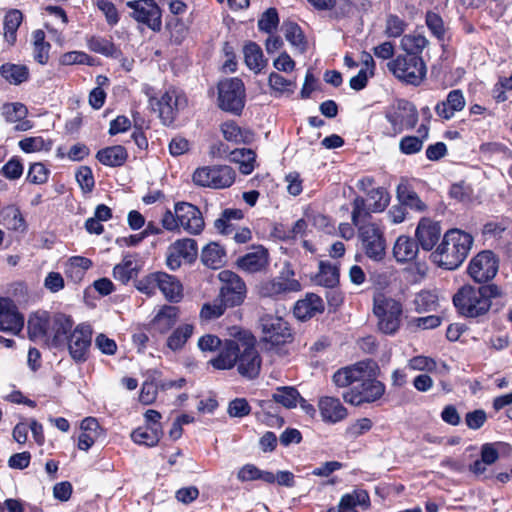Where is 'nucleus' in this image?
I'll list each match as a JSON object with an SVG mask.
<instances>
[{"label": "nucleus", "mask_w": 512, "mask_h": 512, "mask_svg": "<svg viewBox=\"0 0 512 512\" xmlns=\"http://www.w3.org/2000/svg\"><path fill=\"white\" fill-rule=\"evenodd\" d=\"M369 362L359 361L355 364L338 369L332 376V381L339 388H348L343 394V400L355 407L372 404L383 398L386 385L377 379L376 369L368 371Z\"/></svg>", "instance_id": "f257e3e1"}, {"label": "nucleus", "mask_w": 512, "mask_h": 512, "mask_svg": "<svg viewBox=\"0 0 512 512\" xmlns=\"http://www.w3.org/2000/svg\"><path fill=\"white\" fill-rule=\"evenodd\" d=\"M210 364L217 370L237 368L239 375L247 380L258 378L262 367V357L257 349L256 339L252 334H245L236 339H226L216 357Z\"/></svg>", "instance_id": "f03ea898"}, {"label": "nucleus", "mask_w": 512, "mask_h": 512, "mask_svg": "<svg viewBox=\"0 0 512 512\" xmlns=\"http://www.w3.org/2000/svg\"><path fill=\"white\" fill-rule=\"evenodd\" d=\"M505 296L500 285L464 284L453 295L452 303L460 317L480 322L491 310L498 313L504 308Z\"/></svg>", "instance_id": "7ed1b4c3"}, {"label": "nucleus", "mask_w": 512, "mask_h": 512, "mask_svg": "<svg viewBox=\"0 0 512 512\" xmlns=\"http://www.w3.org/2000/svg\"><path fill=\"white\" fill-rule=\"evenodd\" d=\"M474 237L461 229L447 230L441 242L430 254L431 261L445 270H455L462 265L469 255Z\"/></svg>", "instance_id": "20e7f679"}, {"label": "nucleus", "mask_w": 512, "mask_h": 512, "mask_svg": "<svg viewBox=\"0 0 512 512\" xmlns=\"http://www.w3.org/2000/svg\"><path fill=\"white\" fill-rule=\"evenodd\" d=\"M135 288L147 296H153L159 290L170 303H179L184 297L183 284L179 278L164 271L144 275L135 282Z\"/></svg>", "instance_id": "39448f33"}, {"label": "nucleus", "mask_w": 512, "mask_h": 512, "mask_svg": "<svg viewBox=\"0 0 512 512\" xmlns=\"http://www.w3.org/2000/svg\"><path fill=\"white\" fill-rule=\"evenodd\" d=\"M388 71L406 85L419 86L426 79L427 66L422 56L399 53L387 62Z\"/></svg>", "instance_id": "423d86ee"}, {"label": "nucleus", "mask_w": 512, "mask_h": 512, "mask_svg": "<svg viewBox=\"0 0 512 512\" xmlns=\"http://www.w3.org/2000/svg\"><path fill=\"white\" fill-rule=\"evenodd\" d=\"M373 313L377 318V327L385 335H394L401 326L402 303L384 294L373 298Z\"/></svg>", "instance_id": "0eeeda50"}, {"label": "nucleus", "mask_w": 512, "mask_h": 512, "mask_svg": "<svg viewBox=\"0 0 512 512\" xmlns=\"http://www.w3.org/2000/svg\"><path fill=\"white\" fill-rule=\"evenodd\" d=\"M218 107L235 116H240L246 103V88L239 77L224 78L217 84Z\"/></svg>", "instance_id": "6e6552de"}, {"label": "nucleus", "mask_w": 512, "mask_h": 512, "mask_svg": "<svg viewBox=\"0 0 512 512\" xmlns=\"http://www.w3.org/2000/svg\"><path fill=\"white\" fill-rule=\"evenodd\" d=\"M499 266V256L494 251L485 249L470 259L466 272L477 285H497L493 280L498 274Z\"/></svg>", "instance_id": "1a4fd4ad"}, {"label": "nucleus", "mask_w": 512, "mask_h": 512, "mask_svg": "<svg viewBox=\"0 0 512 512\" xmlns=\"http://www.w3.org/2000/svg\"><path fill=\"white\" fill-rule=\"evenodd\" d=\"M235 178L234 169L228 165L198 167L192 175L196 186L212 189L228 188L234 184Z\"/></svg>", "instance_id": "9d476101"}, {"label": "nucleus", "mask_w": 512, "mask_h": 512, "mask_svg": "<svg viewBox=\"0 0 512 512\" xmlns=\"http://www.w3.org/2000/svg\"><path fill=\"white\" fill-rule=\"evenodd\" d=\"M150 104L153 110L158 112L161 122L165 126H170L175 122L179 113L187 108L188 98L185 93L170 89L160 98L150 99Z\"/></svg>", "instance_id": "9b49d317"}, {"label": "nucleus", "mask_w": 512, "mask_h": 512, "mask_svg": "<svg viewBox=\"0 0 512 512\" xmlns=\"http://www.w3.org/2000/svg\"><path fill=\"white\" fill-rule=\"evenodd\" d=\"M262 340L272 347L283 346L294 341V331L288 321L272 314L263 315L260 320Z\"/></svg>", "instance_id": "f8f14e48"}, {"label": "nucleus", "mask_w": 512, "mask_h": 512, "mask_svg": "<svg viewBox=\"0 0 512 512\" xmlns=\"http://www.w3.org/2000/svg\"><path fill=\"white\" fill-rule=\"evenodd\" d=\"M221 283L218 295L227 308H234L243 304L247 296V287L245 281L231 270H222L218 274Z\"/></svg>", "instance_id": "ddd939ff"}, {"label": "nucleus", "mask_w": 512, "mask_h": 512, "mask_svg": "<svg viewBox=\"0 0 512 512\" xmlns=\"http://www.w3.org/2000/svg\"><path fill=\"white\" fill-rule=\"evenodd\" d=\"M358 238L366 257L376 262L385 258L384 230L377 223H363L358 229Z\"/></svg>", "instance_id": "4468645a"}, {"label": "nucleus", "mask_w": 512, "mask_h": 512, "mask_svg": "<svg viewBox=\"0 0 512 512\" xmlns=\"http://www.w3.org/2000/svg\"><path fill=\"white\" fill-rule=\"evenodd\" d=\"M384 117L400 135L404 130H412L416 127L419 113L411 101L397 99L392 106L385 109Z\"/></svg>", "instance_id": "2eb2a0df"}, {"label": "nucleus", "mask_w": 512, "mask_h": 512, "mask_svg": "<svg viewBox=\"0 0 512 512\" xmlns=\"http://www.w3.org/2000/svg\"><path fill=\"white\" fill-rule=\"evenodd\" d=\"M93 330L89 324L80 323L70 333L66 347L76 364L85 363L90 357Z\"/></svg>", "instance_id": "dca6fc26"}, {"label": "nucleus", "mask_w": 512, "mask_h": 512, "mask_svg": "<svg viewBox=\"0 0 512 512\" xmlns=\"http://www.w3.org/2000/svg\"><path fill=\"white\" fill-rule=\"evenodd\" d=\"M132 10L130 16L154 32L162 29V10L154 0H132L126 3Z\"/></svg>", "instance_id": "f3484780"}, {"label": "nucleus", "mask_w": 512, "mask_h": 512, "mask_svg": "<svg viewBox=\"0 0 512 512\" xmlns=\"http://www.w3.org/2000/svg\"><path fill=\"white\" fill-rule=\"evenodd\" d=\"M270 264V255L263 245H253L244 255L237 258L235 265L245 274L265 273Z\"/></svg>", "instance_id": "a211bd4d"}, {"label": "nucleus", "mask_w": 512, "mask_h": 512, "mask_svg": "<svg viewBox=\"0 0 512 512\" xmlns=\"http://www.w3.org/2000/svg\"><path fill=\"white\" fill-rule=\"evenodd\" d=\"M74 321L70 315L57 312L51 316L47 345L62 350L66 347L70 333L73 332Z\"/></svg>", "instance_id": "6ab92c4d"}, {"label": "nucleus", "mask_w": 512, "mask_h": 512, "mask_svg": "<svg viewBox=\"0 0 512 512\" xmlns=\"http://www.w3.org/2000/svg\"><path fill=\"white\" fill-rule=\"evenodd\" d=\"M174 211L178 215L180 227L191 235H199L205 227L201 210L194 204L180 201L175 203Z\"/></svg>", "instance_id": "aec40b11"}, {"label": "nucleus", "mask_w": 512, "mask_h": 512, "mask_svg": "<svg viewBox=\"0 0 512 512\" xmlns=\"http://www.w3.org/2000/svg\"><path fill=\"white\" fill-rule=\"evenodd\" d=\"M24 327V316L9 297L0 298V331L19 334Z\"/></svg>", "instance_id": "412c9836"}, {"label": "nucleus", "mask_w": 512, "mask_h": 512, "mask_svg": "<svg viewBox=\"0 0 512 512\" xmlns=\"http://www.w3.org/2000/svg\"><path fill=\"white\" fill-rule=\"evenodd\" d=\"M416 241L424 251H434L441 238L440 223L430 218L423 217L415 230Z\"/></svg>", "instance_id": "4be33fe9"}, {"label": "nucleus", "mask_w": 512, "mask_h": 512, "mask_svg": "<svg viewBox=\"0 0 512 512\" xmlns=\"http://www.w3.org/2000/svg\"><path fill=\"white\" fill-rule=\"evenodd\" d=\"M137 254H126L122 261L116 264L112 274L115 280L121 284H128L131 280L135 283L138 281V274L142 270L141 261L137 259Z\"/></svg>", "instance_id": "5701e85b"}, {"label": "nucleus", "mask_w": 512, "mask_h": 512, "mask_svg": "<svg viewBox=\"0 0 512 512\" xmlns=\"http://www.w3.org/2000/svg\"><path fill=\"white\" fill-rule=\"evenodd\" d=\"M322 421L328 424L338 423L348 416L347 408L336 397L322 396L318 401Z\"/></svg>", "instance_id": "b1692460"}, {"label": "nucleus", "mask_w": 512, "mask_h": 512, "mask_svg": "<svg viewBox=\"0 0 512 512\" xmlns=\"http://www.w3.org/2000/svg\"><path fill=\"white\" fill-rule=\"evenodd\" d=\"M465 104L466 101L462 90L453 89L447 94L445 100L435 105L434 110L440 118L450 120L456 112H460L464 109Z\"/></svg>", "instance_id": "393cba45"}, {"label": "nucleus", "mask_w": 512, "mask_h": 512, "mask_svg": "<svg viewBox=\"0 0 512 512\" xmlns=\"http://www.w3.org/2000/svg\"><path fill=\"white\" fill-rule=\"evenodd\" d=\"M324 311V303L320 296L309 293L304 299L298 300L293 308L294 316L301 321H306L318 313Z\"/></svg>", "instance_id": "a878e982"}, {"label": "nucleus", "mask_w": 512, "mask_h": 512, "mask_svg": "<svg viewBox=\"0 0 512 512\" xmlns=\"http://www.w3.org/2000/svg\"><path fill=\"white\" fill-rule=\"evenodd\" d=\"M50 320L51 315L47 311L32 313L27 322V333L29 339L32 341L45 339V341H47Z\"/></svg>", "instance_id": "bb28decb"}, {"label": "nucleus", "mask_w": 512, "mask_h": 512, "mask_svg": "<svg viewBox=\"0 0 512 512\" xmlns=\"http://www.w3.org/2000/svg\"><path fill=\"white\" fill-rule=\"evenodd\" d=\"M180 309L173 305H163L151 321L152 328L160 333H168L179 319Z\"/></svg>", "instance_id": "cd10ccee"}, {"label": "nucleus", "mask_w": 512, "mask_h": 512, "mask_svg": "<svg viewBox=\"0 0 512 512\" xmlns=\"http://www.w3.org/2000/svg\"><path fill=\"white\" fill-rule=\"evenodd\" d=\"M86 45L91 52L101 54L107 58L120 59L123 56L122 50L111 38L100 35L86 36Z\"/></svg>", "instance_id": "c85d7f7f"}, {"label": "nucleus", "mask_w": 512, "mask_h": 512, "mask_svg": "<svg viewBox=\"0 0 512 512\" xmlns=\"http://www.w3.org/2000/svg\"><path fill=\"white\" fill-rule=\"evenodd\" d=\"M128 151L123 145L107 146L99 149L95 158L99 163L107 167H121L128 160Z\"/></svg>", "instance_id": "c756f323"}, {"label": "nucleus", "mask_w": 512, "mask_h": 512, "mask_svg": "<svg viewBox=\"0 0 512 512\" xmlns=\"http://www.w3.org/2000/svg\"><path fill=\"white\" fill-rule=\"evenodd\" d=\"M419 252V245L416 239L400 235L393 247V256L398 263H406L416 259Z\"/></svg>", "instance_id": "7c9ffc66"}, {"label": "nucleus", "mask_w": 512, "mask_h": 512, "mask_svg": "<svg viewBox=\"0 0 512 512\" xmlns=\"http://www.w3.org/2000/svg\"><path fill=\"white\" fill-rule=\"evenodd\" d=\"M0 224L8 230L24 233L27 230V223L20 208L10 204L0 209Z\"/></svg>", "instance_id": "2f4dec72"}, {"label": "nucleus", "mask_w": 512, "mask_h": 512, "mask_svg": "<svg viewBox=\"0 0 512 512\" xmlns=\"http://www.w3.org/2000/svg\"><path fill=\"white\" fill-rule=\"evenodd\" d=\"M80 429L77 447L80 450L88 451L100 435V424L96 418L86 417L82 420Z\"/></svg>", "instance_id": "473e14b6"}, {"label": "nucleus", "mask_w": 512, "mask_h": 512, "mask_svg": "<svg viewBox=\"0 0 512 512\" xmlns=\"http://www.w3.org/2000/svg\"><path fill=\"white\" fill-rule=\"evenodd\" d=\"M220 130L225 140L236 144H250L255 136L251 129L240 127L234 120L223 122Z\"/></svg>", "instance_id": "72a5a7b5"}, {"label": "nucleus", "mask_w": 512, "mask_h": 512, "mask_svg": "<svg viewBox=\"0 0 512 512\" xmlns=\"http://www.w3.org/2000/svg\"><path fill=\"white\" fill-rule=\"evenodd\" d=\"M0 76L11 85H21L30 79V70L24 64L6 62L0 66Z\"/></svg>", "instance_id": "f704fd0d"}, {"label": "nucleus", "mask_w": 512, "mask_h": 512, "mask_svg": "<svg viewBox=\"0 0 512 512\" xmlns=\"http://www.w3.org/2000/svg\"><path fill=\"white\" fill-rule=\"evenodd\" d=\"M301 290V284L296 279L270 280L261 286V293L264 296L276 297L287 292Z\"/></svg>", "instance_id": "c9c22d12"}, {"label": "nucleus", "mask_w": 512, "mask_h": 512, "mask_svg": "<svg viewBox=\"0 0 512 512\" xmlns=\"http://www.w3.org/2000/svg\"><path fill=\"white\" fill-rule=\"evenodd\" d=\"M244 62L246 66L256 74L260 73L267 65L261 47L253 41H249L243 47Z\"/></svg>", "instance_id": "e433bc0d"}, {"label": "nucleus", "mask_w": 512, "mask_h": 512, "mask_svg": "<svg viewBox=\"0 0 512 512\" xmlns=\"http://www.w3.org/2000/svg\"><path fill=\"white\" fill-rule=\"evenodd\" d=\"M225 249L216 242L207 244L201 252L202 263L211 269H218L225 263Z\"/></svg>", "instance_id": "4c0bfd02"}, {"label": "nucleus", "mask_w": 512, "mask_h": 512, "mask_svg": "<svg viewBox=\"0 0 512 512\" xmlns=\"http://www.w3.org/2000/svg\"><path fill=\"white\" fill-rule=\"evenodd\" d=\"M285 39L294 47L298 48L301 52L307 49L306 36L298 23L291 20H286L282 24Z\"/></svg>", "instance_id": "58836bf2"}, {"label": "nucleus", "mask_w": 512, "mask_h": 512, "mask_svg": "<svg viewBox=\"0 0 512 512\" xmlns=\"http://www.w3.org/2000/svg\"><path fill=\"white\" fill-rule=\"evenodd\" d=\"M244 213L241 209L226 208L214 222V227L222 235H230L235 231L233 220H241Z\"/></svg>", "instance_id": "ea45409f"}, {"label": "nucleus", "mask_w": 512, "mask_h": 512, "mask_svg": "<svg viewBox=\"0 0 512 512\" xmlns=\"http://www.w3.org/2000/svg\"><path fill=\"white\" fill-rule=\"evenodd\" d=\"M163 436V430H157L147 427L139 426L134 429L131 433V439L138 445H144L146 447H154L158 445L159 441Z\"/></svg>", "instance_id": "a19ab883"}, {"label": "nucleus", "mask_w": 512, "mask_h": 512, "mask_svg": "<svg viewBox=\"0 0 512 512\" xmlns=\"http://www.w3.org/2000/svg\"><path fill=\"white\" fill-rule=\"evenodd\" d=\"M237 478L241 482L261 480L267 484L275 483V475L270 471H263L254 464H245L238 473Z\"/></svg>", "instance_id": "79ce46f5"}, {"label": "nucleus", "mask_w": 512, "mask_h": 512, "mask_svg": "<svg viewBox=\"0 0 512 512\" xmlns=\"http://www.w3.org/2000/svg\"><path fill=\"white\" fill-rule=\"evenodd\" d=\"M417 313L436 311L439 306V298L436 290L423 289L415 294L413 300Z\"/></svg>", "instance_id": "37998d69"}, {"label": "nucleus", "mask_w": 512, "mask_h": 512, "mask_svg": "<svg viewBox=\"0 0 512 512\" xmlns=\"http://www.w3.org/2000/svg\"><path fill=\"white\" fill-rule=\"evenodd\" d=\"M32 38L34 60L41 65L47 64L49 61L51 44L46 41L45 32L42 29H37L33 31Z\"/></svg>", "instance_id": "c03bdc74"}, {"label": "nucleus", "mask_w": 512, "mask_h": 512, "mask_svg": "<svg viewBox=\"0 0 512 512\" xmlns=\"http://www.w3.org/2000/svg\"><path fill=\"white\" fill-rule=\"evenodd\" d=\"M23 21V14L18 9L9 10L4 16V37L10 45L17 39V30Z\"/></svg>", "instance_id": "a18cd8bd"}, {"label": "nucleus", "mask_w": 512, "mask_h": 512, "mask_svg": "<svg viewBox=\"0 0 512 512\" xmlns=\"http://www.w3.org/2000/svg\"><path fill=\"white\" fill-rule=\"evenodd\" d=\"M193 331L194 326L192 324H182L178 326L167 338V347L172 351L181 350L193 335Z\"/></svg>", "instance_id": "49530a36"}, {"label": "nucleus", "mask_w": 512, "mask_h": 512, "mask_svg": "<svg viewBox=\"0 0 512 512\" xmlns=\"http://www.w3.org/2000/svg\"><path fill=\"white\" fill-rule=\"evenodd\" d=\"M428 44V39L422 34H405L401 39L400 48L403 53L422 56V52Z\"/></svg>", "instance_id": "de8ad7c7"}, {"label": "nucleus", "mask_w": 512, "mask_h": 512, "mask_svg": "<svg viewBox=\"0 0 512 512\" xmlns=\"http://www.w3.org/2000/svg\"><path fill=\"white\" fill-rule=\"evenodd\" d=\"M272 397L275 403L281 404L287 409H293L301 399V394L293 386H281L276 388Z\"/></svg>", "instance_id": "09e8293b"}, {"label": "nucleus", "mask_w": 512, "mask_h": 512, "mask_svg": "<svg viewBox=\"0 0 512 512\" xmlns=\"http://www.w3.org/2000/svg\"><path fill=\"white\" fill-rule=\"evenodd\" d=\"M316 281L327 288L335 287L339 283L338 268L327 261H320Z\"/></svg>", "instance_id": "8fccbe9b"}, {"label": "nucleus", "mask_w": 512, "mask_h": 512, "mask_svg": "<svg viewBox=\"0 0 512 512\" xmlns=\"http://www.w3.org/2000/svg\"><path fill=\"white\" fill-rule=\"evenodd\" d=\"M367 200L362 196H356L352 201V224L359 229V227L371 218V206L367 205Z\"/></svg>", "instance_id": "3c124183"}, {"label": "nucleus", "mask_w": 512, "mask_h": 512, "mask_svg": "<svg viewBox=\"0 0 512 512\" xmlns=\"http://www.w3.org/2000/svg\"><path fill=\"white\" fill-rule=\"evenodd\" d=\"M397 197L399 201L405 206L417 212H424L427 205L420 199L418 194L407 186H398Z\"/></svg>", "instance_id": "603ef678"}, {"label": "nucleus", "mask_w": 512, "mask_h": 512, "mask_svg": "<svg viewBox=\"0 0 512 512\" xmlns=\"http://www.w3.org/2000/svg\"><path fill=\"white\" fill-rule=\"evenodd\" d=\"M172 245L186 263L191 264L197 259L198 245L196 240L191 238L178 239Z\"/></svg>", "instance_id": "864d4df0"}, {"label": "nucleus", "mask_w": 512, "mask_h": 512, "mask_svg": "<svg viewBox=\"0 0 512 512\" xmlns=\"http://www.w3.org/2000/svg\"><path fill=\"white\" fill-rule=\"evenodd\" d=\"M368 200L371 202V210L374 213L384 211L389 205V193L383 187H377L367 192Z\"/></svg>", "instance_id": "5fc2aeb1"}, {"label": "nucleus", "mask_w": 512, "mask_h": 512, "mask_svg": "<svg viewBox=\"0 0 512 512\" xmlns=\"http://www.w3.org/2000/svg\"><path fill=\"white\" fill-rule=\"evenodd\" d=\"M408 27V23L396 14H388L385 21L384 34L388 38L401 37Z\"/></svg>", "instance_id": "6e6d98bb"}, {"label": "nucleus", "mask_w": 512, "mask_h": 512, "mask_svg": "<svg viewBox=\"0 0 512 512\" xmlns=\"http://www.w3.org/2000/svg\"><path fill=\"white\" fill-rule=\"evenodd\" d=\"M93 5L104 15L110 27L116 26L120 21V13L111 0H94Z\"/></svg>", "instance_id": "4d7b16f0"}, {"label": "nucleus", "mask_w": 512, "mask_h": 512, "mask_svg": "<svg viewBox=\"0 0 512 512\" xmlns=\"http://www.w3.org/2000/svg\"><path fill=\"white\" fill-rule=\"evenodd\" d=\"M425 24L431 34L439 41H444L446 29L442 17L434 12L427 11L425 15Z\"/></svg>", "instance_id": "13d9d810"}, {"label": "nucleus", "mask_w": 512, "mask_h": 512, "mask_svg": "<svg viewBox=\"0 0 512 512\" xmlns=\"http://www.w3.org/2000/svg\"><path fill=\"white\" fill-rule=\"evenodd\" d=\"M92 266V261L89 258L83 256H74L69 259V263L66 266L65 274L68 277H75L81 279L84 273Z\"/></svg>", "instance_id": "bf43d9fd"}, {"label": "nucleus", "mask_w": 512, "mask_h": 512, "mask_svg": "<svg viewBox=\"0 0 512 512\" xmlns=\"http://www.w3.org/2000/svg\"><path fill=\"white\" fill-rule=\"evenodd\" d=\"M27 114V107L20 102L5 103L2 106V115L8 123H15L18 120H23L27 117Z\"/></svg>", "instance_id": "052dcab7"}, {"label": "nucleus", "mask_w": 512, "mask_h": 512, "mask_svg": "<svg viewBox=\"0 0 512 512\" xmlns=\"http://www.w3.org/2000/svg\"><path fill=\"white\" fill-rule=\"evenodd\" d=\"M59 63L64 66L74 64L94 66L95 59L83 51H69L60 56Z\"/></svg>", "instance_id": "680f3d73"}, {"label": "nucleus", "mask_w": 512, "mask_h": 512, "mask_svg": "<svg viewBox=\"0 0 512 512\" xmlns=\"http://www.w3.org/2000/svg\"><path fill=\"white\" fill-rule=\"evenodd\" d=\"M278 25L279 15L277 9L274 7H270L264 11L258 20L259 31L268 34L273 33L277 29Z\"/></svg>", "instance_id": "e2e57ef3"}, {"label": "nucleus", "mask_w": 512, "mask_h": 512, "mask_svg": "<svg viewBox=\"0 0 512 512\" xmlns=\"http://www.w3.org/2000/svg\"><path fill=\"white\" fill-rule=\"evenodd\" d=\"M344 496L343 505H347L349 508L356 509L357 506H360L363 509H368L371 505L370 496L366 490L356 489L351 493L344 494Z\"/></svg>", "instance_id": "0e129e2a"}, {"label": "nucleus", "mask_w": 512, "mask_h": 512, "mask_svg": "<svg viewBox=\"0 0 512 512\" xmlns=\"http://www.w3.org/2000/svg\"><path fill=\"white\" fill-rule=\"evenodd\" d=\"M24 171L22 159L19 156H13L0 169V175L8 180L19 179Z\"/></svg>", "instance_id": "69168bd1"}, {"label": "nucleus", "mask_w": 512, "mask_h": 512, "mask_svg": "<svg viewBox=\"0 0 512 512\" xmlns=\"http://www.w3.org/2000/svg\"><path fill=\"white\" fill-rule=\"evenodd\" d=\"M373 427V422L370 418L363 417L357 419L355 422L349 424L345 429V436L348 439L355 440L358 437L368 433Z\"/></svg>", "instance_id": "338daca9"}, {"label": "nucleus", "mask_w": 512, "mask_h": 512, "mask_svg": "<svg viewBox=\"0 0 512 512\" xmlns=\"http://www.w3.org/2000/svg\"><path fill=\"white\" fill-rule=\"evenodd\" d=\"M75 178L84 193H90L93 191L95 187V179L91 167L80 166L75 173Z\"/></svg>", "instance_id": "774afa93"}]
</instances>
